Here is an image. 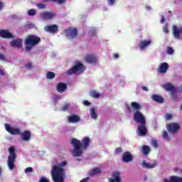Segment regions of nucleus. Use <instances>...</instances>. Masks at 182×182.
I'll return each instance as SVG.
<instances>
[{
	"label": "nucleus",
	"mask_w": 182,
	"mask_h": 182,
	"mask_svg": "<svg viewBox=\"0 0 182 182\" xmlns=\"http://www.w3.org/2000/svg\"><path fill=\"white\" fill-rule=\"evenodd\" d=\"M166 129L169 133L174 134L180 130V124L171 122L166 124Z\"/></svg>",
	"instance_id": "7"
},
{
	"label": "nucleus",
	"mask_w": 182,
	"mask_h": 182,
	"mask_svg": "<svg viewBox=\"0 0 182 182\" xmlns=\"http://www.w3.org/2000/svg\"><path fill=\"white\" fill-rule=\"evenodd\" d=\"M47 1H52L53 2H58L59 5H63L66 2V0H44V2H47Z\"/></svg>",
	"instance_id": "33"
},
{
	"label": "nucleus",
	"mask_w": 182,
	"mask_h": 182,
	"mask_svg": "<svg viewBox=\"0 0 182 182\" xmlns=\"http://www.w3.org/2000/svg\"><path fill=\"white\" fill-rule=\"evenodd\" d=\"M142 90H144V92H148L149 88H147V87H146V86H142Z\"/></svg>",
	"instance_id": "52"
},
{
	"label": "nucleus",
	"mask_w": 182,
	"mask_h": 182,
	"mask_svg": "<svg viewBox=\"0 0 182 182\" xmlns=\"http://www.w3.org/2000/svg\"><path fill=\"white\" fill-rule=\"evenodd\" d=\"M151 144H152L153 147H154L155 149H157V147H159V144L157 143V141H156V140H153L151 141Z\"/></svg>",
	"instance_id": "43"
},
{
	"label": "nucleus",
	"mask_w": 182,
	"mask_h": 182,
	"mask_svg": "<svg viewBox=\"0 0 182 182\" xmlns=\"http://www.w3.org/2000/svg\"><path fill=\"white\" fill-rule=\"evenodd\" d=\"M163 31L164 33H167L168 32V27H167V25H165L163 28Z\"/></svg>",
	"instance_id": "46"
},
{
	"label": "nucleus",
	"mask_w": 182,
	"mask_h": 182,
	"mask_svg": "<svg viewBox=\"0 0 182 182\" xmlns=\"http://www.w3.org/2000/svg\"><path fill=\"white\" fill-rule=\"evenodd\" d=\"M9 156L8 157L7 165L9 170H14L15 168V161L16 160V153H15V149L13 146L9 148Z\"/></svg>",
	"instance_id": "5"
},
{
	"label": "nucleus",
	"mask_w": 182,
	"mask_h": 182,
	"mask_svg": "<svg viewBox=\"0 0 182 182\" xmlns=\"http://www.w3.org/2000/svg\"><path fill=\"white\" fill-rule=\"evenodd\" d=\"M68 164L66 161L61 162L58 166H53L51 171V176L53 182L65 181V166Z\"/></svg>",
	"instance_id": "3"
},
{
	"label": "nucleus",
	"mask_w": 182,
	"mask_h": 182,
	"mask_svg": "<svg viewBox=\"0 0 182 182\" xmlns=\"http://www.w3.org/2000/svg\"><path fill=\"white\" fill-rule=\"evenodd\" d=\"M38 182H50V181H49L48 178L43 176V177L40 178V179Z\"/></svg>",
	"instance_id": "44"
},
{
	"label": "nucleus",
	"mask_w": 182,
	"mask_h": 182,
	"mask_svg": "<svg viewBox=\"0 0 182 182\" xmlns=\"http://www.w3.org/2000/svg\"><path fill=\"white\" fill-rule=\"evenodd\" d=\"M164 22H166V18H164V16H162L161 18V23H164Z\"/></svg>",
	"instance_id": "51"
},
{
	"label": "nucleus",
	"mask_w": 182,
	"mask_h": 182,
	"mask_svg": "<svg viewBox=\"0 0 182 182\" xmlns=\"http://www.w3.org/2000/svg\"><path fill=\"white\" fill-rule=\"evenodd\" d=\"M146 9H149V10H150V9H151V8L147 6V7H146Z\"/></svg>",
	"instance_id": "57"
},
{
	"label": "nucleus",
	"mask_w": 182,
	"mask_h": 182,
	"mask_svg": "<svg viewBox=\"0 0 182 182\" xmlns=\"http://www.w3.org/2000/svg\"><path fill=\"white\" fill-rule=\"evenodd\" d=\"M18 136H20V139H21L23 141H29L31 140V131L26 130L23 132H20Z\"/></svg>",
	"instance_id": "11"
},
{
	"label": "nucleus",
	"mask_w": 182,
	"mask_h": 182,
	"mask_svg": "<svg viewBox=\"0 0 182 182\" xmlns=\"http://www.w3.org/2000/svg\"><path fill=\"white\" fill-rule=\"evenodd\" d=\"M54 16H56V14H55V13L44 11L40 14V18H41V19H52L54 18Z\"/></svg>",
	"instance_id": "17"
},
{
	"label": "nucleus",
	"mask_w": 182,
	"mask_h": 182,
	"mask_svg": "<svg viewBox=\"0 0 182 182\" xmlns=\"http://www.w3.org/2000/svg\"><path fill=\"white\" fill-rule=\"evenodd\" d=\"M10 45L12 48H18V49H21V48H22V39L17 38L13 40L10 42Z\"/></svg>",
	"instance_id": "15"
},
{
	"label": "nucleus",
	"mask_w": 182,
	"mask_h": 182,
	"mask_svg": "<svg viewBox=\"0 0 182 182\" xmlns=\"http://www.w3.org/2000/svg\"><path fill=\"white\" fill-rule=\"evenodd\" d=\"M172 100H177V93L176 92H171Z\"/></svg>",
	"instance_id": "40"
},
{
	"label": "nucleus",
	"mask_w": 182,
	"mask_h": 182,
	"mask_svg": "<svg viewBox=\"0 0 182 182\" xmlns=\"http://www.w3.org/2000/svg\"><path fill=\"white\" fill-rule=\"evenodd\" d=\"M25 68H26V69H27V70H31V69H32V68H33V66L32 65V63H28L26 64Z\"/></svg>",
	"instance_id": "39"
},
{
	"label": "nucleus",
	"mask_w": 182,
	"mask_h": 182,
	"mask_svg": "<svg viewBox=\"0 0 182 182\" xmlns=\"http://www.w3.org/2000/svg\"><path fill=\"white\" fill-rule=\"evenodd\" d=\"M2 8H4V4L0 1V11L2 9Z\"/></svg>",
	"instance_id": "55"
},
{
	"label": "nucleus",
	"mask_w": 182,
	"mask_h": 182,
	"mask_svg": "<svg viewBox=\"0 0 182 182\" xmlns=\"http://www.w3.org/2000/svg\"><path fill=\"white\" fill-rule=\"evenodd\" d=\"M65 36L70 39H75L77 36V28H68L65 30Z\"/></svg>",
	"instance_id": "8"
},
{
	"label": "nucleus",
	"mask_w": 182,
	"mask_h": 182,
	"mask_svg": "<svg viewBox=\"0 0 182 182\" xmlns=\"http://www.w3.org/2000/svg\"><path fill=\"white\" fill-rule=\"evenodd\" d=\"M113 58H114V59H119V54H116V53L114 54V55H113Z\"/></svg>",
	"instance_id": "53"
},
{
	"label": "nucleus",
	"mask_w": 182,
	"mask_h": 182,
	"mask_svg": "<svg viewBox=\"0 0 182 182\" xmlns=\"http://www.w3.org/2000/svg\"><path fill=\"white\" fill-rule=\"evenodd\" d=\"M33 171V168L32 167H28L25 169L26 174H28V173H32Z\"/></svg>",
	"instance_id": "42"
},
{
	"label": "nucleus",
	"mask_w": 182,
	"mask_h": 182,
	"mask_svg": "<svg viewBox=\"0 0 182 182\" xmlns=\"http://www.w3.org/2000/svg\"><path fill=\"white\" fill-rule=\"evenodd\" d=\"M45 29L47 32H49L50 33H58V32H59L58 25L55 24H53L51 26H46V27H45Z\"/></svg>",
	"instance_id": "13"
},
{
	"label": "nucleus",
	"mask_w": 182,
	"mask_h": 182,
	"mask_svg": "<svg viewBox=\"0 0 182 182\" xmlns=\"http://www.w3.org/2000/svg\"><path fill=\"white\" fill-rule=\"evenodd\" d=\"M122 147H118L115 149L116 154H119L122 153Z\"/></svg>",
	"instance_id": "45"
},
{
	"label": "nucleus",
	"mask_w": 182,
	"mask_h": 182,
	"mask_svg": "<svg viewBox=\"0 0 182 182\" xmlns=\"http://www.w3.org/2000/svg\"><path fill=\"white\" fill-rule=\"evenodd\" d=\"M0 38H3L4 39H11L14 38V36H12V34L7 30H1L0 31Z\"/></svg>",
	"instance_id": "19"
},
{
	"label": "nucleus",
	"mask_w": 182,
	"mask_h": 182,
	"mask_svg": "<svg viewBox=\"0 0 182 182\" xmlns=\"http://www.w3.org/2000/svg\"><path fill=\"white\" fill-rule=\"evenodd\" d=\"M28 15H29V16H34V15H36V10L33 9L28 10Z\"/></svg>",
	"instance_id": "35"
},
{
	"label": "nucleus",
	"mask_w": 182,
	"mask_h": 182,
	"mask_svg": "<svg viewBox=\"0 0 182 182\" xmlns=\"http://www.w3.org/2000/svg\"><path fill=\"white\" fill-rule=\"evenodd\" d=\"M90 114L92 119H97V114L96 113V109L95 108H91Z\"/></svg>",
	"instance_id": "31"
},
{
	"label": "nucleus",
	"mask_w": 182,
	"mask_h": 182,
	"mask_svg": "<svg viewBox=\"0 0 182 182\" xmlns=\"http://www.w3.org/2000/svg\"><path fill=\"white\" fill-rule=\"evenodd\" d=\"M150 45H151V41L148 40V41H141L139 43V48L141 50H143V49H144V48H147V46H150Z\"/></svg>",
	"instance_id": "25"
},
{
	"label": "nucleus",
	"mask_w": 182,
	"mask_h": 182,
	"mask_svg": "<svg viewBox=\"0 0 182 182\" xmlns=\"http://www.w3.org/2000/svg\"><path fill=\"white\" fill-rule=\"evenodd\" d=\"M85 60L87 63L93 65L96 64V63L97 62V58H96V56H95V55H86Z\"/></svg>",
	"instance_id": "18"
},
{
	"label": "nucleus",
	"mask_w": 182,
	"mask_h": 182,
	"mask_svg": "<svg viewBox=\"0 0 182 182\" xmlns=\"http://www.w3.org/2000/svg\"><path fill=\"white\" fill-rule=\"evenodd\" d=\"M151 99L154 102H156V103L161 104V103H164V98H163V97L157 94L153 95L151 96Z\"/></svg>",
	"instance_id": "23"
},
{
	"label": "nucleus",
	"mask_w": 182,
	"mask_h": 182,
	"mask_svg": "<svg viewBox=\"0 0 182 182\" xmlns=\"http://www.w3.org/2000/svg\"><path fill=\"white\" fill-rule=\"evenodd\" d=\"M80 121V117L77 115L69 116L68 119V123H79Z\"/></svg>",
	"instance_id": "24"
},
{
	"label": "nucleus",
	"mask_w": 182,
	"mask_h": 182,
	"mask_svg": "<svg viewBox=\"0 0 182 182\" xmlns=\"http://www.w3.org/2000/svg\"><path fill=\"white\" fill-rule=\"evenodd\" d=\"M1 174H2V168H1V166H0V177H1Z\"/></svg>",
	"instance_id": "56"
},
{
	"label": "nucleus",
	"mask_w": 182,
	"mask_h": 182,
	"mask_svg": "<svg viewBox=\"0 0 182 182\" xmlns=\"http://www.w3.org/2000/svg\"><path fill=\"white\" fill-rule=\"evenodd\" d=\"M142 153H143L144 156H147V154H149V153H150V146H149L147 145H144L142 146Z\"/></svg>",
	"instance_id": "29"
},
{
	"label": "nucleus",
	"mask_w": 182,
	"mask_h": 182,
	"mask_svg": "<svg viewBox=\"0 0 182 182\" xmlns=\"http://www.w3.org/2000/svg\"><path fill=\"white\" fill-rule=\"evenodd\" d=\"M0 75L1 76H5V72H4V70H0Z\"/></svg>",
	"instance_id": "54"
},
{
	"label": "nucleus",
	"mask_w": 182,
	"mask_h": 182,
	"mask_svg": "<svg viewBox=\"0 0 182 182\" xmlns=\"http://www.w3.org/2000/svg\"><path fill=\"white\" fill-rule=\"evenodd\" d=\"M83 105H85V106H90V102H89L87 100H85L83 102Z\"/></svg>",
	"instance_id": "50"
},
{
	"label": "nucleus",
	"mask_w": 182,
	"mask_h": 182,
	"mask_svg": "<svg viewBox=\"0 0 182 182\" xmlns=\"http://www.w3.org/2000/svg\"><path fill=\"white\" fill-rule=\"evenodd\" d=\"M41 43V38L34 35H28L25 41V50L26 52H30L32 50L33 46H36V45H39Z\"/></svg>",
	"instance_id": "4"
},
{
	"label": "nucleus",
	"mask_w": 182,
	"mask_h": 182,
	"mask_svg": "<svg viewBox=\"0 0 182 182\" xmlns=\"http://www.w3.org/2000/svg\"><path fill=\"white\" fill-rule=\"evenodd\" d=\"M166 53L168 55H173V53H174V49H173L171 47H168Z\"/></svg>",
	"instance_id": "37"
},
{
	"label": "nucleus",
	"mask_w": 182,
	"mask_h": 182,
	"mask_svg": "<svg viewBox=\"0 0 182 182\" xmlns=\"http://www.w3.org/2000/svg\"><path fill=\"white\" fill-rule=\"evenodd\" d=\"M162 87L163 89H164V90H166V92H170L171 93H174V92L177 91V89H176L173 86V84L170 82L163 85Z\"/></svg>",
	"instance_id": "16"
},
{
	"label": "nucleus",
	"mask_w": 182,
	"mask_h": 182,
	"mask_svg": "<svg viewBox=\"0 0 182 182\" xmlns=\"http://www.w3.org/2000/svg\"><path fill=\"white\" fill-rule=\"evenodd\" d=\"M162 137L164 140H167V141L170 140V137L168 136V133H167V132L166 131L163 132Z\"/></svg>",
	"instance_id": "34"
},
{
	"label": "nucleus",
	"mask_w": 182,
	"mask_h": 182,
	"mask_svg": "<svg viewBox=\"0 0 182 182\" xmlns=\"http://www.w3.org/2000/svg\"><path fill=\"white\" fill-rule=\"evenodd\" d=\"M90 96L94 99H99V97H100V94L95 90H92L90 92Z\"/></svg>",
	"instance_id": "30"
},
{
	"label": "nucleus",
	"mask_w": 182,
	"mask_h": 182,
	"mask_svg": "<svg viewBox=\"0 0 182 182\" xmlns=\"http://www.w3.org/2000/svg\"><path fill=\"white\" fill-rule=\"evenodd\" d=\"M138 135L140 136H146L147 134V127H146V122L138 126Z\"/></svg>",
	"instance_id": "10"
},
{
	"label": "nucleus",
	"mask_w": 182,
	"mask_h": 182,
	"mask_svg": "<svg viewBox=\"0 0 182 182\" xmlns=\"http://www.w3.org/2000/svg\"><path fill=\"white\" fill-rule=\"evenodd\" d=\"M71 144L73 146L74 149L73 151V155L74 157H80L83 154V150L89 147L90 144V139L89 137H85L80 142L76 138H73L71 140Z\"/></svg>",
	"instance_id": "1"
},
{
	"label": "nucleus",
	"mask_w": 182,
	"mask_h": 182,
	"mask_svg": "<svg viewBox=\"0 0 182 182\" xmlns=\"http://www.w3.org/2000/svg\"><path fill=\"white\" fill-rule=\"evenodd\" d=\"M114 2H116V0H108L109 5H114Z\"/></svg>",
	"instance_id": "47"
},
{
	"label": "nucleus",
	"mask_w": 182,
	"mask_h": 182,
	"mask_svg": "<svg viewBox=\"0 0 182 182\" xmlns=\"http://www.w3.org/2000/svg\"><path fill=\"white\" fill-rule=\"evenodd\" d=\"M0 60H6V58H5V55L0 53Z\"/></svg>",
	"instance_id": "49"
},
{
	"label": "nucleus",
	"mask_w": 182,
	"mask_h": 182,
	"mask_svg": "<svg viewBox=\"0 0 182 182\" xmlns=\"http://www.w3.org/2000/svg\"><path fill=\"white\" fill-rule=\"evenodd\" d=\"M102 173V171L100 170V168H95L93 169H91L89 172H88V175L90 177H93V176H96V174H100Z\"/></svg>",
	"instance_id": "26"
},
{
	"label": "nucleus",
	"mask_w": 182,
	"mask_h": 182,
	"mask_svg": "<svg viewBox=\"0 0 182 182\" xmlns=\"http://www.w3.org/2000/svg\"><path fill=\"white\" fill-rule=\"evenodd\" d=\"M69 109V104H65L63 107L60 109L61 112H68Z\"/></svg>",
	"instance_id": "36"
},
{
	"label": "nucleus",
	"mask_w": 182,
	"mask_h": 182,
	"mask_svg": "<svg viewBox=\"0 0 182 182\" xmlns=\"http://www.w3.org/2000/svg\"><path fill=\"white\" fill-rule=\"evenodd\" d=\"M172 32L173 33V36L176 39H180V33H182V27L178 29L177 26H174Z\"/></svg>",
	"instance_id": "22"
},
{
	"label": "nucleus",
	"mask_w": 182,
	"mask_h": 182,
	"mask_svg": "<svg viewBox=\"0 0 182 182\" xmlns=\"http://www.w3.org/2000/svg\"><path fill=\"white\" fill-rule=\"evenodd\" d=\"M125 107L128 113H132V109L134 112L133 119L136 123L141 124L146 123V117L143 115L139 110L141 109V106L136 102H132L130 105L129 104L125 105Z\"/></svg>",
	"instance_id": "2"
},
{
	"label": "nucleus",
	"mask_w": 182,
	"mask_h": 182,
	"mask_svg": "<svg viewBox=\"0 0 182 182\" xmlns=\"http://www.w3.org/2000/svg\"><path fill=\"white\" fill-rule=\"evenodd\" d=\"M165 119L166 120H171V119H173V114L166 113L165 116Z\"/></svg>",
	"instance_id": "41"
},
{
	"label": "nucleus",
	"mask_w": 182,
	"mask_h": 182,
	"mask_svg": "<svg viewBox=\"0 0 182 182\" xmlns=\"http://www.w3.org/2000/svg\"><path fill=\"white\" fill-rule=\"evenodd\" d=\"M37 8H38V9H45V8H46V5L45 4H37Z\"/></svg>",
	"instance_id": "38"
},
{
	"label": "nucleus",
	"mask_w": 182,
	"mask_h": 182,
	"mask_svg": "<svg viewBox=\"0 0 182 182\" xmlns=\"http://www.w3.org/2000/svg\"><path fill=\"white\" fill-rule=\"evenodd\" d=\"M112 178H109V182H114V181L121 182L122 181V178H120V172L117 171L112 173Z\"/></svg>",
	"instance_id": "12"
},
{
	"label": "nucleus",
	"mask_w": 182,
	"mask_h": 182,
	"mask_svg": "<svg viewBox=\"0 0 182 182\" xmlns=\"http://www.w3.org/2000/svg\"><path fill=\"white\" fill-rule=\"evenodd\" d=\"M55 76H56V75L53 72L48 71L46 73V77L50 80H52V79H55Z\"/></svg>",
	"instance_id": "32"
},
{
	"label": "nucleus",
	"mask_w": 182,
	"mask_h": 182,
	"mask_svg": "<svg viewBox=\"0 0 182 182\" xmlns=\"http://www.w3.org/2000/svg\"><path fill=\"white\" fill-rule=\"evenodd\" d=\"M141 166L144 168H154L156 167V164L146 163V161H144L141 164Z\"/></svg>",
	"instance_id": "28"
},
{
	"label": "nucleus",
	"mask_w": 182,
	"mask_h": 182,
	"mask_svg": "<svg viewBox=\"0 0 182 182\" xmlns=\"http://www.w3.org/2000/svg\"><path fill=\"white\" fill-rule=\"evenodd\" d=\"M66 89H68V85L65 82H59L57 85V91L59 93H63L66 91Z\"/></svg>",
	"instance_id": "20"
},
{
	"label": "nucleus",
	"mask_w": 182,
	"mask_h": 182,
	"mask_svg": "<svg viewBox=\"0 0 182 182\" xmlns=\"http://www.w3.org/2000/svg\"><path fill=\"white\" fill-rule=\"evenodd\" d=\"M168 70V64L167 63H161L159 68H158V72L159 73H166Z\"/></svg>",
	"instance_id": "21"
},
{
	"label": "nucleus",
	"mask_w": 182,
	"mask_h": 182,
	"mask_svg": "<svg viewBox=\"0 0 182 182\" xmlns=\"http://www.w3.org/2000/svg\"><path fill=\"white\" fill-rule=\"evenodd\" d=\"M133 160V155L129 151H126L122 155V161L124 163H130Z\"/></svg>",
	"instance_id": "14"
},
{
	"label": "nucleus",
	"mask_w": 182,
	"mask_h": 182,
	"mask_svg": "<svg viewBox=\"0 0 182 182\" xmlns=\"http://www.w3.org/2000/svg\"><path fill=\"white\" fill-rule=\"evenodd\" d=\"M5 129L6 132L12 134L13 136H19L21 134V129L19 128H14L9 126L8 124H5Z\"/></svg>",
	"instance_id": "9"
},
{
	"label": "nucleus",
	"mask_w": 182,
	"mask_h": 182,
	"mask_svg": "<svg viewBox=\"0 0 182 182\" xmlns=\"http://www.w3.org/2000/svg\"><path fill=\"white\" fill-rule=\"evenodd\" d=\"M0 60H6V58H5V55L0 53Z\"/></svg>",
	"instance_id": "48"
},
{
	"label": "nucleus",
	"mask_w": 182,
	"mask_h": 182,
	"mask_svg": "<svg viewBox=\"0 0 182 182\" xmlns=\"http://www.w3.org/2000/svg\"><path fill=\"white\" fill-rule=\"evenodd\" d=\"M77 72L81 73L85 72V65L80 62H76L75 65L66 72V74L70 76V75L77 73Z\"/></svg>",
	"instance_id": "6"
},
{
	"label": "nucleus",
	"mask_w": 182,
	"mask_h": 182,
	"mask_svg": "<svg viewBox=\"0 0 182 182\" xmlns=\"http://www.w3.org/2000/svg\"><path fill=\"white\" fill-rule=\"evenodd\" d=\"M163 182H182V178H178L176 176H171L170 180L164 179Z\"/></svg>",
	"instance_id": "27"
}]
</instances>
